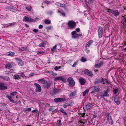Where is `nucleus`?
Masks as SVG:
<instances>
[{"mask_svg":"<svg viewBox=\"0 0 126 126\" xmlns=\"http://www.w3.org/2000/svg\"><path fill=\"white\" fill-rule=\"evenodd\" d=\"M67 81L68 83V85L69 87H72L75 84V82L74 80L71 77H69L67 79Z\"/></svg>","mask_w":126,"mask_h":126,"instance_id":"obj_1","label":"nucleus"},{"mask_svg":"<svg viewBox=\"0 0 126 126\" xmlns=\"http://www.w3.org/2000/svg\"><path fill=\"white\" fill-rule=\"evenodd\" d=\"M52 84V81H47L46 80L44 81L43 86L44 88L47 89L50 87V85Z\"/></svg>","mask_w":126,"mask_h":126,"instance_id":"obj_2","label":"nucleus"},{"mask_svg":"<svg viewBox=\"0 0 126 126\" xmlns=\"http://www.w3.org/2000/svg\"><path fill=\"white\" fill-rule=\"evenodd\" d=\"M106 11L109 13H111L112 14H113L114 15L116 16H117L119 15L118 11L116 10H112L110 9H106Z\"/></svg>","mask_w":126,"mask_h":126,"instance_id":"obj_3","label":"nucleus"},{"mask_svg":"<svg viewBox=\"0 0 126 126\" xmlns=\"http://www.w3.org/2000/svg\"><path fill=\"white\" fill-rule=\"evenodd\" d=\"M76 24L75 22H74L72 20L69 21L68 23V26L69 28L71 29L74 28L75 27Z\"/></svg>","mask_w":126,"mask_h":126,"instance_id":"obj_4","label":"nucleus"},{"mask_svg":"<svg viewBox=\"0 0 126 126\" xmlns=\"http://www.w3.org/2000/svg\"><path fill=\"white\" fill-rule=\"evenodd\" d=\"M106 117L107 118L108 122L110 124L112 125L113 124V121L110 114H107Z\"/></svg>","mask_w":126,"mask_h":126,"instance_id":"obj_5","label":"nucleus"},{"mask_svg":"<svg viewBox=\"0 0 126 126\" xmlns=\"http://www.w3.org/2000/svg\"><path fill=\"white\" fill-rule=\"evenodd\" d=\"M67 100V99L65 98H58L55 99L54 101L56 103L65 101Z\"/></svg>","mask_w":126,"mask_h":126,"instance_id":"obj_6","label":"nucleus"},{"mask_svg":"<svg viewBox=\"0 0 126 126\" xmlns=\"http://www.w3.org/2000/svg\"><path fill=\"white\" fill-rule=\"evenodd\" d=\"M98 31L99 37L100 38L102 36L103 31V29L101 27L99 26Z\"/></svg>","mask_w":126,"mask_h":126,"instance_id":"obj_7","label":"nucleus"},{"mask_svg":"<svg viewBox=\"0 0 126 126\" xmlns=\"http://www.w3.org/2000/svg\"><path fill=\"white\" fill-rule=\"evenodd\" d=\"M92 104L89 103L83 107V109L84 111H87L91 109L92 108Z\"/></svg>","mask_w":126,"mask_h":126,"instance_id":"obj_8","label":"nucleus"},{"mask_svg":"<svg viewBox=\"0 0 126 126\" xmlns=\"http://www.w3.org/2000/svg\"><path fill=\"white\" fill-rule=\"evenodd\" d=\"M23 20L25 22H33L34 21V20L33 19L29 17L26 16H25L24 17Z\"/></svg>","mask_w":126,"mask_h":126,"instance_id":"obj_9","label":"nucleus"},{"mask_svg":"<svg viewBox=\"0 0 126 126\" xmlns=\"http://www.w3.org/2000/svg\"><path fill=\"white\" fill-rule=\"evenodd\" d=\"M54 80L55 81H57L59 80L62 81L63 82H65V78L63 76H61L55 78Z\"/></svg>","mask_w":126,"mask_h":126,"instance_id":"obj_10","label":"nucleus"},{"mask_svg":"<svg viewBox=\"0 0 126 126\" xmlns=\"http://www.w3.org/2000/svg\"><path fill=\"white\" fill-rule=\"evenodd\" d=\"M34 85L36 86V88L35 90L37 92H40L41 90V87L39 84L37 83L34 84Z\"/></svg>","mask_w":126,"mask_h":126,"instance_id":"obj_11","label":"nucleus"},{"mask_svg":"<svg viewBox=\"0 0 126 126\" xmlns=\"http://www.w3.org/2000/svg\"><path fill=\"white\" fill-rule=\"evenodd\" d=\"M16 61L18 63V65L20 66H22L23 64V62H22V60L18 58H16L15 59Z\"/></svg>","mask_w":126,"mask_h":126,"instance_id":"obj_12","label":"nucleus"},{"mask_svg":"<svg viewBox=\"0 0 126 126\" xmlns=\"http://www.w3.org/2000/svg\"><path fill=\"white\" fill-rule=\"evenodd\" d=\"M93 42V41L92 40L89 41L86 44L85 48H88L89 47H90L91 45L92 44Z\"/></svg>","mask_w":126,"mask_h":126,"instance_id":"obj_13","label":"nucleus"},{"mask_svg":"<svg viewBox=\"0 0 126 126\" xmlns=\"http://www.w3.org/2000/svg\"><path fill=\"white\" fill-rule=\"evenodd\" d=\"M7 89V87L4 86L3 83L0 82V89L5 90Z\"/></svg>","mask_w":126,"mask_h":126,"instance_id":"obj_14","label":"nucleus"},{"mask_svg":"<svg viewBox=\"0 0 126 126\" xmlns=\"http://www.w3.org/2000/svg\"><path fill=\"white\" fill-rule=\"evenodd\" d=\"M108 89H107L106 91H104V93L101 95L102 97L108 96L109 95V94L108 93Z\"/></svg>","mask_w":126,"mask_h":126,"instance_id":"obj_15","label":"nucleus"},{"mask_svg":"<svg viewBox=\"0 0 126 126\" xmlns=\"http://www.w3.org/2000/svg\"><path fill=\"white\" fill-rule=\"evenodd\" d=\"M79 80L80 84L82 85H84L86 82L85 80L81 78H80Z\"/></svg>","mask_w":126,"mask_h":126,"instance_id":"obj_16","label":"nucleus"},{"mask_svg":"<svg viewBox=\"0 0 126 126\" xmlns=\"http://www.w3.org/2000/svg\"><path fill=\"white\" fill-rule=\"evenodd\" d=\"M5 67L8 69H10L12 67L11 63H7L5 64Z\"/></svg>","mask_w":126,"mask_h":126,"instance_id":"obj_17","label":"nucleus"},{"mask_svg":"<svg viewBox=\"0 0 126 126\" xmlns=\"http://www.w3.org/2000/svg\"><path fill=\"white\" fill-rule=\"evenodd\" d=\"M0 78L3 79L5 81H7L10 79V78L9 77L5 76L3 77L2 76H0Z\"/></svg>","mask_w":126,"mask_h":126,"instance_id":"obj_18","label":"nucleus"},{"mask_svg":"<svg viewBox=\"0 0 126 126\" xmlns=\"http://www.w3.org/2000/svg\"><path fill=\"white\" fill-rule=\"evenodd\" d=\"M103 64V62H101L99 63L98 64H96L95 66V67L96 68H100L101 65Z\"/></svg>","mask_w":126,"mask_h":126,"instance_id":"obj_19","label":"nucleus"},{"mask_svg":"<svg viewBox=\"0 0 126 126\" xmlns=\"http://www.w3.org/2000/svg\"><path fill=\"white\" fill-rule=\"evenodd\" d=\"M59 90H58L55 88H53L52 91V93L53 94H56L59 92Z\"/></svg>","mask_w":126,"mask_h":126,"instance_id":"obj_20","label":"nucleus"},{"mask_svg":"<svg viewBox=\"0 0 126 126\" xmlns=\"http://www.w3.org/2000/svg\"><path fill=\"white\" fill-rule=\"evenodd\" d=\"M6 97L7 98L9 99L10 101L12 103H13L14 102V101L13 100L12 98L10 96H9L8 95H6Z\"/></svg>","mask_w":126,"mask_h":126,"instance_id":"obj_21","label":"nucleus"},{"mask_svg":"<svg viewBox=\"0 0 126 126\" xmlns=\"http://www.w3.org/2000/svg\"><path fill=\"white\" fill-rule=\"evenodd\" d=\"M74 103L72 101L71 104H68L67 105H65V104H64L63 107L64 108H66L67 106H72L73 104Z\"/></svg>","mask_w":126,"mask_h":126,"instance_id":"obj_22","label":"nucleus"},{"mask_svg":"<svg viewBox=\"0 0 126 126\" xmlns=\"http://www.w3.org/2000/svg\"><path fill=\"white\" fill-rule=\"evenodd\" d=\"M55 4L57 6L61 7H63L65 6L64 4L61 3L59 2H56L55 3Z\"/></svg>","mask_w":126,"mask_h":126,"instance_id":"obj_23","label":"nucleus"},{"mask_svg":"<svg viewBox=\"0 0 126 126\" xmlns=\"http://www.w3.org/2000/svg\"><path fill=\"white\" fill-rule=\"evenodd\" d=\"M123 17L122 20V23L124 25H126V18L124 16H122Z\"/></svg>","mask_w":126,"mask_h":126,"instance_id":"obj_24","label":"nucleus"},{"mask_svg":"<svg viewBox=\"0 0 126 126\" xmlns=\"http://www.w3.org/2000/svg\"><path fill=\"white\" fill-rule=\"evenodd\" d=\"M100 88L99 87H94L93 88V91L94 92H97L99 91Z\"/></svg>","mask_w":126,"mask_h":126,"instance_id":"obj_25","label":"nucleus"},{"mask_svg":"<svg viewBox=\"0 0 126 126\" xmlns=\"http://www.w3.org/2000/svg\"><path fill=\"white\" fill-rule=\"evenodd\" d=\"M114 101L117 105H119L120 102L119 99L116 98H115L114 99Z\"/></svg>","mask_w":126,"mask_h":126,"instance_id":"obj_26","label":"nucleus"},{"mask_svg":"<svg viewBox=\"0 0 126 126\" xmlns=\"http://www.w3.org/2000/svg\"><path fill=\"white\" fill-rule=\"evenodd\" d=\"M57 45H55L52 48H51V50L52 51H55L56 50H57V48H56V47L57 46Z\"/></svg>","mask_w":126,"mask_h":126,"instance_id":"obj_27","label":"nucleus"},{"mask_svg":"<svg viewBox=\"0 0 126 126\" xmlns=\"http://www.w3.org/2000/svg\"><path fill=\"white\" fill-rule=\"evenodd\" d=\"M89 90L88 89H86L84 91L83 94V96H85L86 94L88 92Z\"/></svg>","mask_w":126,"mask_h":126,"instance_id":"obj_28","label":"nucleus"},{"mask_svg":"<svg viewBox=\"0 0 126 126\" xmlns=\"http://www.w3.org/2000/svg\"><path fill=\"white\" fill-rule=\"evenodd\" d=\"M57 125L58 126H60L62 124L61 123V120H59L57 122Z\"/></svg>","mask_w":126,"mask_h":126,"instance_id":"obj_29","label":"nucleus"},{"mask_svg":"<svg viewBox=\"0 0 126 126\" xmlns=\"http://www.w3.org/2000/svg\"><path fill=\"white\" fill-rule=\"evenodd\" d=\"M19 75L16 74L14 76V78L15 79H20V78H19Z\"/></svg>","mask_w":126,"mask_h":126,"instance_id":"obj_30","label":"nucleus"},{"mask_svg":"<svg viewBox=\"0 0 126 126\" xmlns=\"http://www.w3.org/2000/svg\"><path fill=\"white\" fill-rule=\"evenodd\" d=\"M27 49V48L26 47H23L21 48H19V50L22 51Z\"/></svg>","mask_w":126,"mask_h":126,"instance_id":"obj_31","label":"nucleus"},{"mask_svg":"<svg viewBox=\"0 0 126 126\" xmlns=\"http://www.w3.org/2000/svg\"><path fill=\"white\" fill-rule=\"evenodd\" d=\"M32 109L31 108H28L26 110H24V111L26 113H28Z\"/></svg>","mask_w":126,"mask_h":126,"instance_id":"obj_32","label":"nucleus"},{"mask_svg":"<svg viewBox=\"0 0 126 126\" xmlns=\"http://www.w3.org/2000/svg\"><path fill=\"white\" fill-rule=\"evenodd\" d=\"M87 74L88 76L91 77L93 76V75L91 71H89L88 72V73Z\"/></svg>","mask_w":126,"mask_h":126,"instance_id":"obj_33","label":"nucleus"},{"mask_svg":"<svg viewBox=\"0 0 126 126\" xmlns=\"http://www.w3.org/2000/svg\"><path fill=\"white\" fill-rule=\"evenodd\" d=\"M44 22L46 24H49L50 23V20L47 19L45 20Z\"/></svg>","mask_w":126,"mask_h":126,"instance_id":"obj_34","label":"nucleus"},{"mask_svg":"<svg viewBox=\"0 0 126 126\" xmlns=\"http://www.w3.org/2000/svg\"><path fill=\"white\" fill-rule=\"evenodd\" d=\"M75 92H72L71 94L69 95V96L71 97H72L75 95Z\"/></svg>","mask_w":126,"mask_h":126,"instance_id":"obj_35","label":"nucleus"},{"mask_svg":"<svg viewBox=\"0 0 126 126\" xmlns=\"http://www.w3.org/2000/svg\"><path fill=\"white\" fill-rule=\"evenodd\" d=\"M80 61L83 62H85L86 61V59L84 57H82L81 58Z\"/></svg>","mask_w":126,"mask_h":126,"instance_id":"obj_36","label":"nucleus"},{"mask_svg":"<svg viewBox=\"0 0 126 126\" xmlns=\"http://www.w3.org/2000/svg\"><path fill=\"white\" fill-rule=\"evenodd\" d=\"M15 54L14 52H9L8 53V55L9 56H12Z\"/></svg>","mask_w":126,"mask_h":126,"instance_id":"obj_37","label":"nucleus"},{"mask_svg":"<svg viewBox=\"0 0 126 126\" xmlns=\"http://www.w3.org/2000/svg\"><path fill=\"white\" fill-rule=\"evenodd\" d=\"M58 13L61 14V15L63 16H64L65 15V14L64 13L61 12L59 10L58 11Z\"/></svg>","mask_w":126,"mask_h":126,"instance_id":"obj_38","label":"nucleus"},{"mask_svg":"<svg viewBox=\"0 0 126 126\" xmlns=\"http://www.w3.org/2000/svg\"><path fill=\"white\" fill-rule=\"evenodd\" d=\"M17 93V92L15 91L10 93V94L14 96L16 95Z\"/></svg>","mask_w":126,"mask_h":126,"instance_id":"obj_39","label":"nucleus"},{"mask_svg":"<svg viewBox=\"0 0 126 126\" xmlns=\"http://www.w3.org/2000/svg\"><path fill=\"white\" fill-rule=\"evenodd\" d=\"M44 51H37V54L39 55H41L42 54L44 53Z\"/></svg>","mask_w":126,"mask_h":126,"instance_id":"obj_40","label":"nucleus"},{"mask_svg":"<svg viewBox=\"0 0 126 126\" xmlns=\"http://www.w3.org/2000/svg\"><path fill=\"white\" fill-rule=\"evenodd\" d=\"M113 92L115 94H116L118 92V89H115L113 90Z\"/></svg>","mask_w":126,"mask_h":126,"instance_id":"obj_41","label":"nucleus"},{"mask_svg":"<svg viewBox=\"0 0 126 126\" xmlns=\"http://www.w3.org/2000/svg\"><path fill=\"white\" fill-rule=\"evenodd\" d=\"M38 81L39 82H41L43 84L44 83V81H46V80H44V79H39Z\"/></svg>","mask_w":126,"mask_h":126,"instance_id":"obj_42","label":"nucleus"},{"mask_svg":"<svg viewBox=\"0 0 126 126\" xmlns=\"http://www.w3.org/2000/svg\"><path fill=\"white\" fill-rule=\"evenodd\" d=\"M109 82H110L107 79H105V80L104 82V83H103V84H104L106 83V84H107L109 83Z\"/></svg>","mask_w":126,"mask_h":126,"instance_id":"obj_43","label":"nucleus"},{"mask_svg":"<svg viewBox=\"0 0 126 126\" xmlns=\"http://www.w3.org/2000/svg\"><path fill=\"white\" fill-rule=\"evenodd\" d=\"M72 37L73 38H77L78 37V36L77 35V34H74V35H72Z\"/></svg>","mask_w":126,"mask_h":126,"instance_id":"obj_44","label":"nucleus"},{"mask_svg":"<svg viewBox=\"0 0 126 126\" xmlns=\"http://www.w3.org/2000/svg\"><path fill=\"white\" fill-rule=\"evenodd\" d=\"M26 8L27 9V10L29 11H31L32 9V7H26Z\"/></svg>","mask_w":126,"mask_h":126,"instance_id":"obj_45","label":"nucleus"},{"mask_svg":"<svg viewBox=\"0 0 126 126\" xmlns=\"http://www.w3.org/2000/svg\"><path fill=\"white\" fill-rule=\"evenodd\" d=\"M52 13V11H50L47 12V14L49 15H51Z\"/></svg>","mask_w":126,"mask_h":126,"instance_id":"obj_46","label":"nucleus"},{"mask_svg":"<svg viewBox=\"0 0 126 126\" xmlns=\"http://www.w3.org/2000/svg\"><path fill=\"white\" fill-rule=\"evenodd\" d=\"M61 66H55V67L54 69L56 70H57L58 69H60L61 68Z\"/></svg>","mask_w":126,"mask_h":126,"instance_id":"obj_47","label":"nucleus"},{"mask_svg":"<svg viewBox=\"0 0 126 126\" xmlns=\"http://www.w3.org/2000/svg\"><path fill=\"white\" fill-rule=\"evenodd\" d=\"M46 28L47 30H51L52 29V27L51 26H49L46 27Z\"/></svg>","mask_w":126,"mask_h":126,"instance_id":"obj_48","label":"nucleus"},{"mask_svg":"<svg viewBox=\"0 0 126 126\" xmlns=\"http://www.w3.org/2000/svg\"><path fill=\"white\" fill-rule=\"evenodd\" d=\"M86 48V52L87 53H89L90 52V50L88 48Z\"/></svg>","mask_w":126,"mask_h":126,"instance_id":"obj_49","label":"nucleus"},{"mask_svg":"<svg viewBox=\"0 0 126 126\" xmlns=\"http://www.w3.org/2000/svg\"><path fill=\"white\" fill-rule=\"evenodd\" d=\"M14 24L13 23H10L9 24H8V26H13L14 25Z\"/></svg>","mask_w":126,"mask_h":126,"instance_id":"obj_50","label":"nucleus"},{"mask_svg":"<svg viewBox=\"0 0 126 126\" xmlns=\"http://www.w3.org/2000/svg\"><path fill=\"white\" fill-rule=\"evenodd\" d=\"M44 46V43H42L39 45V46L40 47H43Z\"/></svg>","mask_w":126,"mask_h":126,"instance_id":"obj_51","label":"nucleus"},{"mask_svg":"<svg viewBox=\"0 0 126 126\" xmlns=\"http://www.w3.org/2000/svg\"><path fill=\"white\" fill-rule=\"evenodd\" d=\"M77 64V62H75L72 65L73 67H75Z\"/></svg>","mask_w":126,"mask_h":126,"instance_id":"obj_52","label":"nucleus"},{"mask_svg":"<svg viewBox=\"0 0 126 126\" xmlns=\"http://www.w3.org/2000/svg\"><path fill=\"white\" fill-rule=\"evenodd\" d=\"M89 72L88 70L86 69L85 70L84 72L85 74H87Z\"/></svg>","mask_w":126,"mask_h":126,"instance_id":"obj_53","label":"nucleus"},{"mask_svg":"<svg viewBox=\"0 0 126 126\" xmlns=\"http://www.w3.org/2000/svg\"><path fill=\"white\" fill-rule=\"evenodd\" d=\"M76 32L75 31H73L72 32L71 34L72 35H73L76 34Z\"/></svg>","mask_w":126,"mask_h":126,"instance_id":"obj_54","label":"nucleus"},{"mask_svg":"<svg viewBox=\"0 0 126 126\" xmlns=\"http://www.w3.org/2000/svg\"><path fill=\"white\" fill-rule=\"evenodd\" d=\"M21 75V76L22 77H25V76L24 74L23 73H21L20 74Z\"/></svg>","mask_w":126,"mask_h":126,"instance_id":"obj_55","label":"nucleus"},{"mask_svg":"<svg viewBox=\"0 0 126 126\" xmlns=\"http://www.w3.org/2000/svg\"><path fill=\"white\" fill-rule=\"evenodd\" d=\"M53 110H54V109L53 108V107H52L50 108L48 110H49V111H50V110L52 111Z\"/></svg>","mask_w":126,"mask_h":126,"instance_id":"obj_56","label":"nucleus"},{"mask_svg":"<svg viewBox=\"0 0 126 126\" xmlns=\"http://www.w3.org/2000/svg\"><path fill=\"white\" fill-rule=\"evenodd\" d=\"M60 111L63 113L64 112V111L63 108H61L60 109Z\"/></svg>","mask_w":126,"mask_h":126,"instance_id":"obj_57","label":"nucleus"},{"mask_svg":"<svg viewBox=\"0 0 126 126\" xmlns=\"http://www.w3.org/2000/svg\"><path fill=\"white\" fill-rule=\"evenodd\" d=\"M33 31L35 32H37L38 31V30L37 29H34L33 30Z\"/></svg>","mask_w":126,"mask_h":126,"instance_id":"obj_58","label":"nucleus"},{"mask_svg":"<svg viewBox=\"0 0 126 126\" xmlns=\"http://www.w3.org/2000/svg\"><path fill=\"white\" fill-rule=\"evenodd\" d=\"M43 27V26L42 25H39V29H42V28Z\"/></svg>","mask_w":126,"mask_h":126,"instance_id":"obj_59","label":"nucleus"},{"mask_svg":"<svg viewBox=\"0 0 126 126\" xmlns=\"http://www.w3.org/2000/svg\"><path fill=\"white\" fill-rule=\"evenodd\" d=\"M105 80L104 79H102L101 80V82H102V83H104V81H105Z\"/></svg>","mask_w":126,"mask_h":126,"instance_id":"obj_60","label":"nucleus"},{"mask_svg":"<svg viewBox=\"0 0 126 126\" xmlns=\"http://www.w3.org/2000/svg\"><path fill=\"white\" fill-rule=\"evenodd\" d=\"M76 30L77 32H79L80 31V29L79 28H78L76 29Z\"/></svg>","mask_w":126,"mask_h":126,"instance_id":"obj_61","label":"nucleus"},{"mask_svg":"<svg viewBox=\"0 0 126 126\" xmlns=\"http://www.w3.org/2000/svg\"><path fill=\"white\" fill-rule=\"evenodd\" d=\"M77 35L78 37V36H82V35L81 34L78 33L77 34Z\"/></svg>","mask_w":126,"mask_h":126,"instance_id":"obj_62","label":"nucleus"},{"mask_svg":"<svg viewBox=\"0 0 126 126\" xmlns=\"http://www.w3.org/2000/svg\"><path fill=\"white\" fill-rule=\"evenodd\" d=\"M124 122L125 123V122H126V117H124Z\"/></svg>","mask_w":126,"mask_h":126,"instance_id":"obj_63","label":"nucleus"},{"mask_svg":"<svg viewBox=\"0 0 126 126\" xmlns=\"http://www.w3.org/2000/svg\"><path fill=\"white\" fill-rule=\"evenodd\" d=\"M122 50L124 51H126V47L122 49Z\"/></svg>","mask_w":126,"mask_h":126,"instance_id":"obj_64","label":"nucleus"}]
</instances>
